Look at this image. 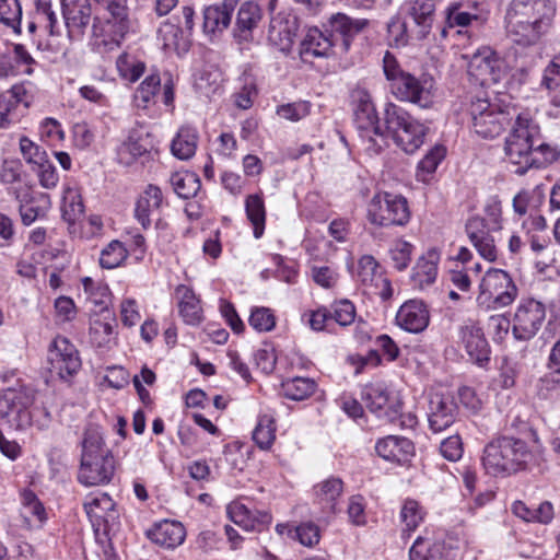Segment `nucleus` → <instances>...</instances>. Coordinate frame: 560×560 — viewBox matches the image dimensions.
I'll return each mask as SVG.
<instances>
[{
  "label": "nucleus",
  "mask_w": 560,
  "mask_h": 560,
  "mask_svg": "<svg viewBox=\"0 0 560 560\" xmlns=\"http://www.w3.org/2000/svg\"><path fill=\"white\" fill-rule=\"evenodd\" d=\"M505 160L514 173L525 175L529 170L542 168L556 162L560 152L544 141L540 127L527 114H516L510 133L504 142Z\"/></svg>",
  "instance_id": "f257e3e1"
},
{
  "label": "nucleus",
  "mask_w": 560,
  "mask_h": 560,
  "mask_svg": "<svg viewBox=\"0 0 560 560\" xmlns=\"http://www.w3.org/2000/svg\"><path fill=\"white\" fill-rule=\"evenodd\" d=\"M556 3L552 0H512L505 15V28L512 40L535 44L552 24Z\"/></svg>",
  "instance_id": "f03ea898"
},
{
  "label": "nucleus",
  "mask_w": 560,
  "mask_h": 560,
  "mask_svg": "<svg viewBox=\"0 0 560 560\" xmlns=\"http://www.w3.org/2000/svg\"><path fill=\"white\" fill-rule=\"evenodd\" d=\"M533 459L527 443L513 436H500L483 450L482 465L492 476H506L524 470Z\"/></svg>",
  "instance_id": "7ed1b4c3"
},
{
  "label": "nucleus",
  "mask_w": 560,
  "mask_h": 560,
  "mask_svg": "<svg viewBox=\"0 0 560 560\" xmlns=\"http://www.w3.org/2000/svg\"><path fill=\"white\" fill-rule=\"evenodd\" d=\"M354 124L361 132L365 150L380 153L386 145L385 130L381 126L371 95L363 89L352 92Z\"/></svg>",
  "instance_id": "20e7f679"
},
{
  "label": "nucleus",
  "mask_w": 560,
  "mask_h": 560,
  "mask_svg": "<svg viewBox=\"0 0 560 560\" xmlns=\"http://www.w3.org/2000/svg\"><path fill=\"white\" fill-rule=\"evenodd\" d=\"M385 133L406 153L416 152L423 143L427 128L401 107L388 103L384 110Z\"/></svg>",
  "instance_id": "39448f33"
},
{
  "label": "nucleus",
  "mask_w": 560,
  "mask_h": 560,
  "mask_svg": "<svg viewBox=\"0 0 560 560\" xmlns=\"http://www.w3.org/2000/svg\"><path fill=\"white\" fill-rule=\"evenodd\" d=\"M84 510L94 528L96 541L102 545L107 556L112 549L109 535L119 527V513L115 502L105 492L90 494L84 502Z\"/></svg>",
  "instance_id": "423d86ee"
},
{
  "label": "nucleus",
  "mask_w": 560,
  "mask_h": 560,
  "mask_svg": "<svg viewBox=\"0 0 560 560\" xmlns=\"http://www.w3.org/2000/svg\"><path fill=\"white\" fill-rule=\"evenodd\" d=\"M35 396L32 389L15 385L0 392V421L10 429L24 430L32 425Z\"/></svg>",
  "instance_id": "0eeeda50"
},
{
  "label": "nucleus",
  "mask_w": 560,
  "mask_h": 560,
  "mask_svg": "<svg viewBox=\"0 0 560 560\" xmlns=\"http://www.w3.org/2000/svg\"><path fill=\"white\" fill-rule=\"evenodd\" d=\"M518 290L511 276L502 269H489L481 279L477 303L487 311L511 305Z\"/></svg>",
  "instance_id": "6e6552de"
},
{
  "label": "nucleus",
  "mask_w": 560,
  "mask_h": 560,
  "mask_svg": "<svg viewBox=\"0 0 560 560\" xmlns=\"http://www.w3.org/2000/svg\"><path fill=\"white\" fill-rule=\"evenodd\" d=\"M368 220L382 228L406 225L410 220L408 201L401 195L377 192L368 205Z\"/></svg>",
  "instance_id": "1a4fd4ad"
},
{
  "label": "nucleus",
  "mask_w": 560,
  "mask_h": 560,
  "mask_svg": "<svg viewBox=\"0 0 560 560\" xmlns=\"http://www.w3.org/2000/svg\"><path fill=\"white\" fill-rule=\"evenodd\" d=\"M390 91L401 102L411 103L421 108H429L434 102L435 81L428 73L416 77L407 72L390 84Z\"/></svg>",
  "instance_id": "9d476101"
},
{
  "label": "nucleus",
  "mask_w": 560,
  "mask_h": 560,
  "mask_svg": "<svg viewBox=\"0 0 560 560\" xmlns=\"http://www.w3.org/2000/svg\"><path fill=\"white\" fill-rule=\"evenodd\" d=\"M546 317L544 304L533 299L522 301L512 319V332L515 339L530 340L540 329Z\"/></svg>",
  "instance_id": "9b49d317"
},
{
  "label": "nucleus",
  "mask_w": 560,
  "mask_h": 560,
  "mask_svg": "<svg viewBox=\"0 0 560 560\" xmlns=\"http://www.w3.org/2000/svg\"><path fill=\"white\" fill-rule=\"evenodd\" d=\"M49 371L59 378L68 381L81 369L79 351L67 338L56 337L49 348Z\"/></svg>",
  "instance_id": "f8f14e48"
},
{
  "label": "nucleus",
  "mask_w": 560,
  "mask_h": 560,
  "mask_svg": "<svg viewBox=\"0 0 560 560\" xmlns=\"http://www.w3.org/2000/svg\"><path fill=\"white\" fill-rule=\"evenodd\" d=\"M362 399L370 411L376 413L377 417H385L390 422H394L400 415L401 404L390 397L383 384L365 386Z\"/></svg>",
  "instance_id": "ddd939ff"
},
{
  "label": "nucleus",
  "mask_w": 560,
  "mask_h": 560,
  "mask_svg": "<svg viewBox=\"0 0 560 560\" xmlns=\"http://www.w3.org/2000/svg\"><path fill=\"white\" fill-rule=\"evenodd\" d=\"M115 470V460L112 456L96 457L95 459H81L78 479L85 486H98L110 481Z\"/></svg>",
  "instance_id": "4468645a"
},
{
  "label": "nucleus",
  "mask_w": 560,
  "mask_h": 560,
  "mask_svg": "<svg viewBox=\"0 0 560 560\" xmlns=\"http://www.w3.org/2000/svg\"><path fill=\"white\" fill-rule=\"evenodd\" d=\"M406 15L413 22L412 34L422 40L431 33L435 19L434 0H410L406 4Z\"/></svg>",
  "instance_id": "2eb2a0df"
},
{
  "label": "nucleus",
  "mask_w": 560,
  "mask_h": 560,
  "mask_svg": "<svg viewBox=\"0 0 560 560\" xmlns=\"http://www.w3.org/2000/svg\"><path fill=\"white\" fill-rule=\"evenodd\" d=\"M466 233L479 255L488 261L497 259V247L488 224L480 217H472L466 223Z\"/></svg>",
  "instance_id": "dca6fc26"
},
{
  "label": "nucleus",
  "mask_w": 560,
  "mask_h": 560,
  "mask_svg": "<svg viewBox=\"0 0 560 560\" xmlns=\"http://www.w3.org/2000/svg\"><path fill=\"white\" fill-rule=\"evenodd\" d=\"M430 322L427 305L419 300L405 302L397 312L396 323L406 331L419 334L423 331Z\"/></svg>",
  "instance_id": "f3484780"
},
{
  "label": "nucleus",
  "mask_w": 560,
  "mask_h": 560,
  "mask_svg": "<svg viewBox=\"0 0 560 560\" xmlns=\"http://www.w3.org/2000/svg\"><path fill=\"white\" fill-rule=\"evenodd\" d=\"M237 0H223L203 10L202 28L205 34L217 36L222 34L231 24Z\"/></svg>",
  "instance_id": "a211bd4d"
},
{
  "label": "nucleus",
  "mask_w": 560,
  "mask_h": 560,
  "mask_svg": "<svg viewBox=\"0 0 560 560\" xmlns=\"http://www.w3.org/2000/svg\"><path fill=\"white\" fill-rule=\"evenodd\" d=\"M456 411L457 406L453 399L440 394L432 395L428 413L430 429L438 433L450 428L455 421Z\"/></svg>",
  "instance_id": "6ab92c4d"
},
{
  "label": "nucleus",
  "mask_w": 560,
  "mask_h": 560,
  "mask_svg": "<svg viewBox=\"0 0 560 560\" xmlns=\"http://www.w3.org/2000/svg\"><path fill=\"white\" fill-rule=\"evenodd\" d=\"M61 7L69 35H82L94 20L89 0H61Z\"/></svg>",
  "instance_id": "aec40b11"
},
{
  "label": "nucleus",
  "mask_w": 560,
  "mask_h": 560,
  "mask_svg": "<svg viewBox=\"0 0 560 560\" xmlns=\"http://www.w3.org/2000/svg\"><path fill=\"white\" fill-rule=\"evenodd\" d=\"M460 338L472 362L482 365L485 362L489 361V345L479 326L472 323L462 326Z\"/></svg>",
  "instance_id": "412c9836"
},
{
  "label": "nucleus",
  "mask_w": 560,
  "mask_h": 560,
  "mask_svg": "<svg viewBox=\"0 0 560 560\" xmlns=\"http://www.w3.org/2000/svg\"><path fill=\"white\" fill-rule=\"evenodd\" d=\"M28 107L27 91L22 84H15L0 94V128H7L19 119V108Z\"/></svg>",
  "instance_id": "4be33fe9"
},
{
  "label": "nucleus",
  "mask_w": 560,
  "mask_h": 560,
  "mask_svg": "<svg viewBox=\"0 0 560 560\" xmlns=\"http://www.w3.org/2000/svg\"><path fill=\"white\" fill-rule=\"evenodd\" d=\"M514 116H516L515 113L512 114L508 109L495 107L490 113L476 119L472 128L480 137L492 139L502 133L505 127L511 124Z\"/></svg>",
  "instance_id": "5701e85b"
},
{
  "label": "nucleus",
  "mask_w": 560,
  "mask_h": 560,
  "mask_svg": "<svg viewBox=\"0 0 560 560\" xmlns=\"http://www.w3.org/2000/svg\"><path fill=\"white\" fill-rule=\"evenodd\" d=\"M262 19L261 8L254 1H246L241 4L235 21L234 36L240 42H249L253 38V31Z\"/></svg>",
  "instance_id": "b1692460"
},
{
  "label": "nucleus",
  "mask_w": 560,
  "mask_h": 560,
  "mask_svg": "<svg viewBox=\"0 0 560 560\" xmlns=\"http://www.w3.org/2000/svg\"><path fill=\"white\" fill-rule=\"evenodd\" d=\"M376 453L386 460L405 463L413 454V443L401 436L388 435L377 441Z\"/></svg>",
  "instance_id": "393cba45"
},
{
  "label": "nucleus",
  "mask_w": 560,
  "mask_h": 560,
  "mask_svg": "<svg viewBox=\"0 0 560 560\" xmlns=\"http://www.w3.org/2000/svg\"><path fill=\"white\" fill-rule=\"evenodd\" d=\"M148 537L154 544L171 549L183 544L186 530L179 522L163 521L148 532Z\"/></svg>",
  "instance_id": "a878e982"
},
{
  "label": "nucleus",
  "mask_w": 560,
  "mask_h": 560,
  "mask_svg": "<svg viewBox=\"0 0 560 560\" xmlns=\"http://www.w3.org/2000/svg\"><path fill=\"white\" fill-rule=\"evenodd\" d=\"M369 24L365 19H351L345 13H336L329 18L331 32L341 35V46L348 50L353 36L363 31Z\"/></svg>",
  "instance_id": "bb28decb"
},
{
  "label": "nucleus",
  "mask_w": 560,
  "mask_h": 560,
  "mask_svg": "<svg viewBox=\"0 0 560 560\" xmlns=\"http://www.w3.org/2000/svg\"><path fill=\"white\" fill-rule=\"evenodd\" d=\"M150 153V141L148 136L138 131H131L117 150V158L120 164L129 166L137 159Z\"/></svg>",
  "instance_id": "cd10ccee"
},
{
  "label": "nucleus",
  "mask_w": 560,
  "mask_h": 560,
  "mask_svg": "<svg viewBox=\"0 0 560 560\" xmlns=\"http://www.w3.org/2000/svg\"><path fill=\"white\" fill-rule=\"evenodd\" d=\"M103 435L102 429L96 424H89L85 428L81 440V459L112 456Z\"/></svg>",
  "instance_id": "c85d7f7f"
},
{
  "label": "nucleus",
  "mask_w": 560,
  "mask_h": 560,
  "mask_svg": "<svg viewBox=\"0 0 560 560\" xmlns=\"http://www.w3.org/2000/svg\"><path fill=\"white\" fill-rule=\"evenodd\" d=\"M228 512L231 520L246 530L260 532L264 526L271 522V516L268 513H257L256 515L242 503L230 504Z\"/></svg>",
  "instance_id": "c756f323"
},
{
  "label": "nucleus",
  "mask_w": 560,
  "mask_h": 560,
  "mask_svg": "<svg viewBox=\"0 0 560 560\" xmlns=\"http://www.w3.org/2000/svg\"><path fill=\"white\" fill-rule=\"evenodd\" d=\"M296 36V24L294 20L277 16L271 20L269 25V40L279 47L281 51L291 49L294 37Z\"/></svg>",
  "instance_id": "7c9ffc66"
},
{
  "label": "nucleus",
  "mask_w": 560,
  "mask_h": 560,
  "mask_svg": "<svg viewBox=\"0 0 560 560\" xmlns=\"http://www.w3.org/2000/svg\"><path fill=\"white\" fill-rule=\"evenodd\" d=\"M162 191L158 186L149 185L141 195L136 205V218L143 229H148L151 224V215H153L162 205Z\"/></svg>",
  "instance_id": "2f4dec72"
},
{
  "label": "nucleus",
  "mask_w": 560,
  "mask_h": 560,
  "mask_svg": "<svg viewBox=\"0 0 560 560\" xmlns=\"http://www.w3.org/2000/svg\"><path fill=\"white\" fill-rule=\"evenodd\" d=\"M315 495L319 504L330 512L336 511V501L343 492V481L337 477H329L314 487Z\"/></svg>",
  "instance_id": "473e14b6"
},
{
  "label": "nucleus",
  "mask_w": 560,
  "mask_h": 560,
  "mask_svg": "<svg viewBox=\"0 0 560 560\" xmlns=\"http://www.w3.org/2000/svg\"><path fill=\"white\" fill-rule=\"evenodd\" d=\"M438 260L439 255L435 250H430L427 256L419 258L411 277L415 285L423 289L425 285H430L435 281L438 275Z\"/></svg>",
  "instance_id": "72a5a7b5"
},
{
  "label": "nucleus",
  "mask_w": 560,
  "mask_h": 560,
  "mask_svg": "<svg viewBox=\"0 0 560 560\" xmlns=\"http://www.w3.org/2000/svg\"><path fill=\"white\" fill-rule=\"evenodd\" d=\"M197 133L194 129L183 127L174 138L171 150L179 160H188L195 155L197 149Z\"/></svg>",
  "instance_id": "f704fd0d"
},
{
  "label": "nucleus",
  "mask_w": 560,
  "mask_h": 560,
  "mask_svg": "<svg viewBox=\"0 0 560 560\" xmlns=\"http://www.w3.org/2000/svg\"><path fill=\"white\" fill-rule=\"evenodd\" d=\"M335 42L317 28L311 30L302 42V52L311 54L314 57L329 55Z\"/></svg>",
  "instance_id": "c9c22d12"
},
{
  "label": "nucleus",
  "mask_w": 560,
  "mask_h": 560,
  "mask_svg": "<svg viewBox=\"0 0 560 560\" xmlns=\"http://www.w3.org/2000/svg\"><path fill=\"white\" fill-rule=\"evenodd\" d=\"M176 195L183 199L195 197L201 187L199 177L191 172H177L171 176Z\"/></svg>",
  "instance_id": "e433bc0d"
},
{
  "label": "nucleus",
  "mask_w": 560,
  "mask_h": 560,
  "mask_svg": "<svg viewBox=\"0 0 560 560\" xmlns=\"http://www.w3.org/2000/svg\"><path fill=\"white\" fill-rule=\"evenodd\" d=\"M246 214L254 228V236L259 238L265 231L266 211L259 195H249L245 200Z\"/></svg>",
  "instance_id": "4c0bfd02"
},
{
  "label": "nucleus",
  "mask_w": 560,
  "mask_h": 560,
  "mask_svg": "<svg viewBox=\"0 0 560 560\" xmlns=\"http://www.w3.org/2000/svg\"><path fill=\"white\" fill-rule=\"evenodd\" d=\"M177 291L182 293L178 304L179 314L187 324H198L201 320V307L199 306V301L195 293L186 287H179Z\"/></svg>",
  "instance_id": "58836bf2"
},
{
  "label": "nucleus",
  "mask_w": 560,
  "mask_h": 560,
  "mask_svg": "<svg viewBox=\"0 0 560 560\" xmlns=\"http://www.w3.org/2000/svg\"><path fill=\"white\" fill-rule=\"evenodd\" d=\"M315 390V383L311 378L294 377L281 384V395L292 400H303Z\"/></svg>",
  "instance_id": "ea45409f"
},
{
  "label": "nucleus",
  "mask_w": 560,
  "mask_h": 560,
  "mask_svg": "<svg viewBox=\"0 0 560 560\" xmlns=\"http://www.w3.org/2000/svg\"><path fill=\"white\" fill-rule=\"evenodd\" d=\"M253 440L260 450H269L276 440V421L272 416L262 415L253 432Z\"/></svg>",
  "instance_id": "a19ab883"
},
{
  "label": "nucleus",
  "mask_w": 560,
  "mask_h": 560,
  "mask_svg": "<svg viewBox=\"0 0 560 560\" xmlns=\"http://www.w3.org/2000/svg\"><path fill=\"white\" fill-rule=\"evenodd\" d=\"M61 212L62 219L69 224L75 223L83 215L84 206L77 190L68 188L65 191Z\"/></svg>",
  "instance_id": "79ce46f5"
},
{
  "label": "nucleus",
  "mask_w": 560,
  "mask_h": 560,
  "mask_svg": "<svg viewBox=\"0 0 560 560\" xmlns=\"http://www.w3.org/2000/svg\"><path fill=\"white\" fill-rule=\"evenodd\" d=\"M357 277L365 287H377V281L382 280V276L378 272V264L373 256L365 255L360 258Z\"/></svg>",
  "instance_id": "37998d69"
},
{
  "label": "nucleus",
  "mask_w": 560,
  "mask_h": 560,
  "mask_svg": "<svg viewBox=\"0 0 560 560\" xmlns=\"http://www.w3.org/2000/svg\"><path fill=\"white\" fill-rule=\"evenodd\" d=\"M388 38L395 47L408 45L410 39H416L412 34V26L409 27L405 21L395 16L387 25Z\"/></svg>",
  "instance_id": "c03bdc74"
},
{
  "label": "nucleus",
  "mask_w": 560,
  "mask_h": 560,
  "mask_svg": "<svg viewBox=\"0 0 560 560\" xmlns=\"http://www.w3.org/2000/svg\"><path fill=\"white\" fill-rule=\"evenodd\" d=\"M22 9L19 0H0V22L20 33Z\"/></svg>",
  "instance_id": "a18cd8bd"
},
{
  "label": "nucleus",
  "mask_w": 560,
  "mask_h": 560,
  "mask_svg": "<svg viewBox=\"0 0 560 560\" xmlns=\"http://www.w3.org/2000/svg\"><path fill=\"white\" fill-rule=\"evenodd\" d=\"M127 258V249L119 241H112L101 253L100 265L102 268L113 269L118 267Z\"/></svg>",
  "instance_id": "49530a36"
},
{
  "label": "nucleus",
  "mask_w": 560,
  "mask_h": 560,
  "mask_svg": "<svg viewBox=\"0 0 560 560\" xmlns=\"http://www.w3.org/2000/svg\"><path fill=\"white\" fill-rule=\"evenodd\" d=\"M113 325L108 322L95 319L90 327L91 342L97 348H109L114 340Z\"/></svg>",
  "instance_id": "de8ad7c7"
},
{
  "label": "nucleus",
  "mask_w": 560,
  "mask_h": 560,
  "mask_svg": "<svg viewBox=\"0 0 560 560\" xmlns=\"http://www.w3.org/2000/svg\"><path fill=\"white\" fill-rule=\"evenodd\" d=\"M465 3H453L445 11V20L448 27H466L471 21L478 19L477 13L469 12L464 9Z\"/></svg>",
  "instance_id": "09e8293b"
},
{
  "label": "nucleus",
  "mask_w": 560,
  "mask_h": 560,
  "mask_svg": "<svg viewBox=\"0 0 560 560\" xmlns=\"http://www.w3.org/2000/svg\"><path fill=\"white\" fill-rule=\"evenodd\" d=\"M159 36L165 49L178 50L185 48L184 32L178 25L164 23L159 30Z\"/></svg>",
  "instance_id": "8fccbe9b"
},
{
  "label": "nucleus",
  "mask_w": 560,
  "mask_h": 560,
  "mask_svg": "<svg viewBox=\"0 0 560 560\" xmlns=\"http://www.w3.org/2000/svg\"><path fill=\"white\" fill-rule=\"evenodd\" d=\"M445 156V148L435 145L425 154L418 165V178L425 180L424 175H430L435 172L438 165Z\"/></svg>",
  "instance_id": "3c124183"
},
{
  "label": "nucleus",
  "mask_w": 560,
  "mask_h": 560,
  "mask_svg": "<svg viewBox=\"0 0 560 560\" xmlns=\"http://www.w3.org/2000/svg\"><path fill=\"white\" fill-rule=\"evenodd\" d=\"M20 151L24 160L34 166L43 165V163L48 160L46 151L42 150L39 145L27 137H21Z\"/></svg>",
  "instance_id": "603ef678"
},
{
  "label": "nucleus",
  "mask_w": 560,
  "mask_h": 560,
  "mask_svg": "<svg viewBox=\"0 0 560 560\" xmlns=\"http://www.w3.org/2000/svg\"><path fill=\"white\" fill-rule=\"evenodd\" d=\"M308 102L288 103L278 106L277 115L290 121H299L310 114Z\"/></svg>",
  "instance_id": "864d4df0"
},
{
  "label": "nucleus",
  "mask_w": 560,
  "mask_h": 560,
  "mask_svg": "<svg viewBox=\"0 0 560 560\" xmlns=\"http://www.w3.org/2000/svg\"><path fill=\"white\" fill-rule=\"evenodd\" d=\"M440 547V544L431 545L428 539L418 537L409 550V558L410 560H429L435 556Z\"/></svg>",
  "instance_id": "5fc2aeb1"
},
{
  "label": "nucleus",
  "mask_w": 560,
  "mask_h": 560,
  "mask_svg": "<svg viewBox=\"0 0 560 560\" xmlns=\"http://www.w3.org/2000/svg\"><path fill=\"white\" fill-rule=\"evenodd\" d=\"M249 324L258 331H270L276 325V319L269 308L260 307L252 312Z\"/></svg>",
  "instance_id": "6e6d98bb"
},
{
  "label": "nucleus",
  "mask_w": 560,
  "mask_h": 560,
  "mask_svg": "<svg viewBox=\"0 0 560 560\" xmlns=\"http://www.w3.org/2000/svg\"><path fill=\"white\" fill-rule=\"evenodd\" d=\"M400 515L408 530L416 529L423 518L420 505L415 500H407L405 502Z\"/></svg>",
  "instance_id": "4d7b16f0"
},
{
  "label": "nucleus",
  "mask_w": 560,
  "mask_h": 560,
  "mask_svg": "<svg viewBox=\"0 0 560 560\" xmlns=\"http://www.w3.org/2000/svg\"><path fill=\"white\" fill-rule=\"evenodd\" d=\"M497 60L491 57L475 56L470 62V69H476L478 75L482 77V81L489 80L497 81L498 74L495 71Z\"/></svg>",
  "instance_id": "13d9d810"
},
{
  "label": "nucleus",
  "mask_w": 560,
  "mask_h": 560,
  "mask_svg": "<svg viewBox=\"0 0 560 560\" xmlns=\"http://www.w3.org/2000/svg\"><path fill=\"white\" fill-rule=\"evenodd\" d=\"M294 532L296 538L303 546L313 547L319 542V528L312 522L302 523L295 528Z\"/></svg>",
  "instance_id": "bf43d9fd"
},
{
  "label": "nucleus",
  "mask_w": 560,
  "mask_h": 560,
  "mask_svg": "<svg viewBox=\"0 0 560 560\" xmlns=\"http://www.w3.org/2000/svg\"><path fill=\"white\" fill-rule=\"evenodd\" d=\"M412 245L406 241H399L390 250L394 267L401 271L405 270L411 260Z\"/></svg>",
  "instance_id": "052dcab7"
},
{
  "label": "nucleus",
  "mask_w": 560,
  "mask_h": 560,
  "mask_svg": "<svg viewBox=\"0 0 560 560\" xmlns=\"http://www.w3.org/2000/svg\"><path fill=\"white\" fill-rule=\"evenodd\" d=\"M22 501L25 515L36 517L38 522H43L46 518L45 508L34 492L25 490L22 493Z\"/></svg>",
  "instance_id": "680f3d73"
},
{
  "label": "nucleus",
  "mask_w": 560,
  "mask_h": 560,
  "mask_svg": "<svg viewBox=\"0 0 560 560\" xmlns=\"http://www.w3.org/2000/svg\"><path fill=\"white\" fill-rule=\"evenodd\" d=\"M334 319L340 326H348L353 323L355 318V307L349 300H342L334 305Z\"/></svg>",
  "instance_id": "e2e57ef3"
},
{
  "label": "nucleus",
  "mask_w": 560,
  "mask_h": 560,
  "mask_svg": "<svg viewBox=\"0 0 560 560\" xmlns=\"http://www.w3.org/2000/svg\"><path fill=\"white\" fill-rule=\"evenodd\" d=\"M440 451L443 457L447 460H458L463 455V443L460 436L455 434L442 441Z\"/></svg>",
  "instance_id": "0e129e2a"
},
{
  "label": "nucleus",
  "mask_w": 560,
  "mask_h": 560,
  "mask_svg": "<svg viewBox=\"0 0 560 560\" xmlns=\"http://www.w3.org/2000/svg\"><path fill=\"white\" fill-rule=\"evenodd\" d=\"M23 165L19 160H5L2 164L0 178L3 184H14L22 180Z\"/></svg>",
  "instance_id": "69168bd1"
},
{
  "label": "nucleus",
  "mask_w": 560,
  "mask_h": 560,
  "mask_svg": "<svg viewBox=\"0 0 560 560\" xmlns=\"http://www.w3.org/2000/svg\"><path fill=\"white\" fill-rule=\"evenodd\" d=\"M36 167L34 171L37 173L40 186L46 189L55 188L59 180L55 166L46 160L43 165Z\"/></svg>",
  "instance_id": "338daca9"
},
{
  "label": "nucleus",
  "mask_w": 560,
  "mask_h": 560,
  "mask_svg": "<svg viewBox=\"0 0 560 560\" xmlns=\"http://www.w3.org/2000/svg\"><path fill=\"white\" fill-rule=\"evenodd\" d=\"M160 85L161 78L158 74H151L141 82L137 90L136 97L147 104L154 97Z\"/></svg>",
  "instance_id": "774afa93"
}]
</instances>
